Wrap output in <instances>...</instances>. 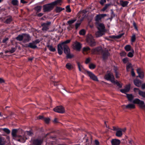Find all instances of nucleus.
<instances>
[{"label": "nucleus", "instance_id": "f257e3e1", "mask_svg": "<svg viewBox=\"0 0 145 145\" xmlns=\"http://www.w3.org/2000/svg\"><path fill=\"white\" fill-rule=\"evenodd\" d=\"M104 78L106 80H109L114 84H116L120 88L121 87L122 85L120 84L118 81H114V78L112 73L110 72L106 74L104 77Z\"/></svg>", "mask_w": 145, "mask_h": 145}, {"label": "nucleus", "instance_id": "f03ea898", "mask_svg": "<svg viewBox=\"0 0 145 145\" xmlns=\"http://www.w3.org/2000/svg\"><path fill=\"white\" fill-rule=\"evenodd\" d=\"M24 133V135H23V137H22L20 138L17 140L18 141L22 143L24 142L25 140L28 138V137L31 136L32 134V133L29 131H26Z\"/></svg>", "mask_w": 145, "mask_h": 145}, {"label": "nucleus", "instance_id": "7ed1b4c3", "mask_svg": "<svg viewBox=\"0 0 145 145\" xmlns=\"http://www.w3.org/2000/svg\"><path fill=\"white\" fill-rule=\"evenodd\" d=\"M86 41L88 44L91 46H94L95 45V42L91 35L89 34L87 37Z\"/></svg>", "mask_w": 145, "mask_h": 145}, {"label": "nucleus", "instance_id": "20e7f679", "mask_svg": "<svg viewBox=\"0 0 145 145\" xmlns=\"http://www.w3.org/2000/svg\"><path fill=\"white\" fill-rule=\"evenodd\" d=\"M133 103L138 104L142 109L145 110V104L144 102L138 99H135L133 101Z\"/></svg>", "mask_w": 145, "mask_h": 145}, {"label": "nucleus", "instance_id": "39448f33", "mask_svg": "<svg viewBox=\"0 0 145 145\" xmlns=\"http://www.w3.org/2000/svg\"><path fill=\"white\" fill-rule=\"evenodd\" d=\"M54 5L52 4V2L44 6L43 10L44 12H47L52 10Z\"/></svg>", "mask_w": 145, "mask_h": 145}, {"label": "nucleus", "instance_id": "423d86ee", "mask_svg": "<svg viewBox=\"0 0 145 145\" xmlns=\"http://www.w3.org/2000/svg\"><path fill=\"white\" fill-rule=\"evenodd\" d=\"M40 41L39 40H36L33 41L32 42L29 43V45H28L27 47H29L35 49L37 48L36 45Z\"/></svg>", "mask_w": 145, "mask_h": 145}, {"label": "nucleus", "instance_id": "0eeeda50", "mask_svg": "<svg viewBox=\"0 0 145 145\" xmlns=\"http://www.w3.org/2000/svg\"><path fill=\"white\" fill-rule=\"evenodd\" d=\"M51 22H47L46 23H44L41 24L42 27V29L43 31H46L49 28Z\"/></svg>", "mask_w": 145, "mask_h": 145}, {"label": "nucleus", "instance_id": "6e6552de", "mask_svg": "<svg viewBox=\"0 0 145 145\" xmlns=\"http://www.w3.org/2000/svg\"><path fill=\"white\" fill-rule=\"evenodd\" d=\"M54 110L56 112L61 113L65 112L64 109L62 106H57L54 109Z\"/></svg>", "mask_w": 145, "mask_h": 145}, {"label": "nucleus", "instance_id": "1a4fd4ad", "mask_svg": "<svg viewBox=\"0 0 145 145\" xmlns=\"http://www.w3.org/2000/svg\"><path fill=\"white\" fill-rule=\"evenodd\" d=\"M87 72L91 79L94 81H98L97 77L93 73L88 71H87Z\"/></svg>", "mask_w": 145, "mask_h": 145}, {"label": "nucleus", "instance_id": "9d476101", "mask_svg": "<svg viewBox=\"0 0 145 145\" xmlns=\"http://www.w3.org/2000/svg\"><path fill=\"white\" fill-rule=\"evenodd\" d=\"M73 46L74 49H76L77 51H80L82 47L81 44L77 42H75Z\"/></svg>", "mask_w": 145, "mask_h": 145}, {"label": "nucleus", "instance_id": "9b49d317", "mask_svg": "<svg viewBox=\"0 0 145 145\" xmlns=\"http://www.w3.org/2000/svg\"><path fill=\"white\" fill-rule=\"evenodd\" d=\"M130 85H127L124 88L121 89L120 91L122 93L126 94V93L128 92L130 89Z\"/></svg>", "mask_w": 145, "mask_h": 145}, {"label": "nucleus", "instance_id": "f8f14e48", "mask_svg": "<svg viewBox=\"0 0 145 145\" xmlns=\"http://www.w3.org/2000/svg\"><path fill=\"white\" fill-rule=\"evenodd\" d=\"M17 131V130L16 129H13L12 130V135L13 137V138L14 139H16V138H19L20 139L21 138V137H22L21 136H17L16 135V133Z\"/></svg>", "mask_w": 145, "mask_h": 145}, {"label": "nucleus", "instance_id": "ddd939ff", "mask_svg": "<svg viewBox=\"0 0 145 145\" xmlns=\"http://www.w3.org/2000/svg\"><path fill=\"white\" fill-rule=\"evenodd\" d=\"M63 43H61L58 44L57 46L58 52L59 55H61L63 53V48H64Z\"/></svg>", "mask_w": 145, "mask_h": 145}, {"label": "nucleus", "instance_id": "4468645a", "mask_svg": "<svg viewBox=\"0 0 145 145\" xmlns=\"http://www.w3.org/2000/svg\"><path fill=\"white\" fill-rule=\"evenodd\" d=\"M137 72L138 75L137 77H139L141 79L143 78L144 77V73L142 70L139 68L137 69Z\"/></svg>", "mask_w": 145, "mask_h": 145}, {"label": "nucleus", "instance_id": "2eb2a0df", "mask_svg": "<svg viewBox=\"0 0 145 145\" xmlns=\"http://www.w3.org/2000/svg\"><path fill=\"white\" fill-rule=\"evenodd\" d=\"M23 40L24 42H27L31 40V37L28 34H23Z\"/></svg>", "mask_w": 145, "mask_h": 145}, {"label": "nucleus", "instance_id": "dca6fc26", "mask_svg": "<svg viewBox=\"0 0 145 145\" xmlns=\"http://www.w3.org/2000/svg\"><path fill=\"white\" fill-rule=\"evenodd\" d=\"M106 16V14H99L97 15L95 17V20L96 22L100 21L101 19Z\"/></svg>", "mask_w": 145, "mask_h": 145}, {"label": "nucleus", "instance_id": "f3484780", "mask_svg": "<svg viewBox=\"0 0 145 145\" xmlns=\"http://www.w3.org/2000/svg\"><path fill=\"white\" fill-rule=\"evenodd\" d=\"M112 145H119L120 143L119 140L114 139L112 140L111 141Z\"/></svg>", "mask_w": 145, "mask_h": 145}, {"label": "nucleus", "instance_id": "a211bd4d", "mask_svg": "<svg viewBox=\"0 0 145 145\" xmlns=\"http://www.w3.org/2000/svg\"><path fill=\"white\" fill-rule=\"evenodd\" d=\"M97 27L99 30L105 31V26L103 24L100 23L97 24Z\"/></svg>", "mask_w": 145, "mask_h": 145}, {"label": "nucleus", "instance_id": "6ab92c4d", "mask_svg": "<svg viewBox=\"0 0 145 145\" xmlns=\"http://www.w3.org/2000/svg\"><path fill=\"white\" fill-rule=\"evenodd\" d=\"M129 2L127 1H124L121 0L120 2V4L123 7H125L127 6Z\"/></svg>", "mask_w": 145, "mask_h": 145}, {"label": "nucleus", "instance_id": "aec40b11", "mask_svg": "<svg viewBox=\"0 0 145 145\" xmlns=\"http://www.w3.org/2000/svg\"><path fill=\"white\" fill-rule=\"evenodd\" d=\"M42 141L41 140L36 139L33 141V144L34 145H41Z\"/></svg>", "mask_w": 145, "mask_h": 145}, {"label": "nucleus", "instance_id": "412c9836", "mask_svg": "<svg viewBox=\"0 0 145 145\" xmlns=\"http://www.w3.org/2000/svg\"><path fill=\"white\" fill-rule=\"evenodd\" d=\"M105 31L99 30L96 33V36L97 37H100L102 36L105 33Z\"/></svg>", "mask_w": 145, "mask_h": 145}, {"label": "nucleus", "instance_id": "4be33fe9", "mask_svg": "<svg viewBox=\"0 0 145 145\" xmlns=\"http://www.w3.org/2000/svg\"><path fill=\"white\" fill-rule=\"evenodd\" d=\"M125 49L126 50V51L127 52L131 51L133 52H134V50L131 48L130 45H126L125 47Z\"/></svg>", "mask_w": 145, "mask_h": 145}, {"label": "nucleus", "instance_id": "5701e85b", "mask_svg": "<svg viewBox=\"0 0 145 145\" xmlns=\"http://www.w3.org/2000/svg\"><path fill=\"white\" fill-rule=\"evenodd\" d=\"M109 55V54L108 51L103 52V57L104 59H106Z\"/></svg>", "mask_w": 145, "mask_h": 145}, {"label": "nucleus", "instance_id": "b1692460", "mask_svg": "<svg viewBox=\"0 0 145 145\" xmlns=\"http://www.w3.org/2000/svg\"><path fill=\"white\" fill-rule=\"evenodd\" d=\"M125 108L128 109H133L135 108V106L134 104H129L125 106Z\"/></svg>", "mask_w": 145, "mask_h": 145}, {"label": "nucleus", "instance_id": "393cba45", "mask_svg": "<svg viewBox=\"0 0 145 145\" xmlns=\"http://www.w3.org/2000/svg\"><path fill=\"white\" fill-rule=\"evenodd\" d=\"M65 67L67 69L69 70H72L73 68L72 65L70 63H67L65 65Z\"/></svg>", "mask_w": 145, "mask_h": 145}, {"label": "nucleus", "instance_id": "a878e982", "mask_svg": "<svg viewBox=\"0 0 145 145\" xmlns=\"http://www.w3.org/2000/svg\"><path fill=\"white\" fill-rule=\"evenodd\" d=\"M64 51L66 54H68V53L70 52V49L67 46H64Z\"/></svg>", "mask_w": 145, "mask_h": 145}, {"label": "nucleus", "instance_id": "bb28decb", "mask_svg": "<svg viewBox=\"0 0 145 145\" xmlns=\"http://www.w3.org/2000/svg\"><path fill=\"white\" fill-rule=\"evenodd\" d=\"M127 97L130 102H131L134 98V96L131 94H126Z\"/></svg>", "mask_w": 145, "mask_h": 145}, {"label": "nucleus", "instance_id": "cd10ccee", "mask_svg": "<svg viewBox=\"0 0 145 145\" xmlns=\"http://www.w3.org/2000/svg\"><path fill=\"white\" fill-rule=\"evenodd\" d=\"M126 69L127 71H129L130 70L131 71L132 69H133L132 68V64L131 63H129L127 64L126 66Z\"/></svg>", "mask_w": 145, "mask_h": 145}, {"label": "nucleus", "instance_id": "c85d7f7f", "mask_svg": "<svg viewBox=\"0 0 145 145\" xmlns=\"http://www.w3.org/2000/svg\"><path fill=\"white\" fill-rule=\"evenodd\" d=\"M122 129H120L116 131V135L118 137H121L122 135Z\"/></svg>", "mask_w": 145, "mask_h": 145}, {"label": "nucleus", "instance_id": "c756f323", "mask_svg": "<svg viewBox=\"0 0 145 145\" xmlns=\"http://www.w3.org/2000/svg\"><path fill=\"white\" fill-rule=\"evenodd\" d=\"M134 83L136 86L139 87L141 85V82L140 80L136 79L134 80Z\"/></svg>", "mask_w": 145, "mask_h": 145}, {"label": "nucleus", "instance_id": "7c9ffc66", "mask_svg": "<svg viewBox=\"0 0 145 145\" xmlns=\"http://www.w3.org/2000/svg\"><path fill=\"white\" fill-rule=\"evenodd\" d=\"M5 142V138L0 137V145H4Z\"/></svg>", "mask_w": 145, "mask_h": 145}, {"label": "nucleus", "instance_id": "2f4dec72", "mask_svg": "<svg viewBox=\"0 0 145 145\" xmlns=\"http://www.w3.org/2000/svg\"><path fill=\"white\" fill-rule=\"evenodd\" d=\"M64 9V8H62L60 7H56L55 10L57 13H59Z\"/></svg>", "mask_w": 145, "mask_h": 145}, {"label": "nucleus", "instance_id": "473e14b6", "mask_svg": "<svg viewBox=\"0 0 145 145\" xmlns=\"http://www.w3.org/2000/svg\"><path fill=\"white\" fill-rule=\"evenodd\" d=\"M12 20V18L11 16H9L7 18L5 23L7 24H8L10 23Z\"/></svg>", "mask_w": 145, "mask_h": 145}, {"label": "nucleus", "instance_id": "72a5a7b5", "mask_svg": "<svg viewBox=\"0 0 145 145\" xmlns=\"http://www.w3.org/2000/svg\"><path fill=\"white\" fill-rule=\"evenodd\" d=\"M139 94L143 98H145V92L139 90L138 91Z\"/></svg>", "mask_w": 145, "mask_h": 145}, {"label": "nucleus", "instance_id": "f704fd0d", "mask_svg": "<svg viewBox=\"0 0 145 145\" xmlns=\"http://www.w3.org/2000/svg\"><path fill=\"white\" fill-rule=\"evenodd\" d=\"M23 39V34L22 35H19L16 38V39L18 40L19 41L22 40Z\"/></svg>", "mask_w": 145, "mask_h": 145}, {"label": "nucleus", "instance_id": "c9c22d12", "mask_svg": "<svg viewBox=\"0 0 145 145\" xmlns=\"http://www.w3.org/2000/svg\"><path fill=\"white\" fill-rule=\"evenodd\" d=\"M47 47L50 51L54 52L56 51V49L53 48L52 45H49L47 46Z\"/></svg>", "mask_w": 145, "mask_h": 145}, {"label": "nucleus", "instance_id": "e433bc0d", "mask_svg": "<svg viewBox=\"0 0 145 145\" xmlns=\"http://www.w3.org/2000/svg\"><path fill=\"white\" fill-rule=\"evenodd\" d=\"M77 64L79 71H82V69L83 68L82 66L79 62H77Z\"/></svg>", "mask_w": 145, "mask_h": 145}, {"label": "nucleus", "instance_id": "4c0bfd02", "mask_svg": "<svg viewBox=\"0 0 145 145\" xmlns=\"http://www.w3.org/2000/svg\"><path fill=\"white\" fill-rule=\"evenodd\" d=\"M62 2V0H57L52 2V4L55 6L57 4H59Z\"/></svg>", "mask_w": 145, "mask_h": 145}, {"label": "nucleus", "instance_id": "58836bf2", "mask_svg": "<svg viewBox=\"0 0 145 145\" xmlns=\"http://www.w3.org/2000/svg\"><path fill=\"white\" fill-rule=\"evenodd\" d=\"M66 57L67 58H71L73 57L74 56L72 54H71L70 52L66 54Z\"/></svg>", "mask_w": 145, "mask_h": 145}, {"label": "nucleus", "instance_id": "ea45409f", "mask_svg": "<svg viewBox=\"0 0 145 145\" xmlns=\"http://www.w3.org/2000/svg\"><path fill=\"white\" fill-rule=\"evenodd\" d=\"M35 10L37 12H40L41 10V7L40 6H37L35 8Z\"/></svg>", "mask_w": 145, "mask_h": 145}, {"label": "nucleus", "instance_id": "a19ab883", "mask_svg": "<svg viewBox=\"0 0 145 145\" xmlns=\"http://www.w3.org/2000/svg\"><path fill=\"white\" fill-rule=\"evenodd\" d=\"M2 129L4 132L8 134H9L10 133V131L7 128H4Z\"/></svg>", "mask_w": 145, "mask_h": 145}, {"label": "nucleus", "instance_id": "79ce46f5", "mask_svg": "<svg viewBox=\"0 0 145 145\" xmlns=\"http://www.w3.org/2000/svg\"><path fill=\"white\" fill-rule=\"evenodd\" d=\"M86 33V31L85 30L82 29L79 31V34L80 35H84Z\"/></svg>", "mask_w": 145, "mask_h": 145}, {"label": "nucleus", "instance_id": "37998d69", "mask_svg": "<svg viewBox=\"0 0 145 145\" xmlns=\"http://www.w3.org/2000/svg\"><path fill=\"white\" fill-rule=\"evenodd\" d=\"M110 5V4H106L105 6L101 10L103 11H105L109 6Z\"/></svg>", "mask_w": 145, "mask_h": 145}, {"label": "nucleus", "instance_id": "c03bdc74", "mask_svg": "<svg viewBox=\"0 0 145 145\" xmlns=\"http://www.w3.org/2000/svg\"><path fill=\"white\" fill-rule=\"evenodd\" d=\"M50 120V119L48 118H43V120L47 123H49Z\"/></svg>", "mask_w": 145, "mask_h": 145}, {"label": "nucleus", "instance_id": "a18cd8bd", "mask_svg": "<svg viewBox=\"0 0 145 145\" xmlns=\"http://www.w3.org/2000/svg\"><path fill=\"white\" fill-rule=\"evenodd\" d=\"M95 67V66L93 64L91 63L89 65V67L91 69H93Z\"/></svg>", "mask_w": 145, "mask_h": 145}, {"label": "nucleus", "instance_id": "49530a36", "mask_svg": "<svg viewBox=\"0 0 145 145\" xmlns=\"http://www.w3.org/2000/svg\"><path fill=\"white\" fill-rule=\"evenodd\" d=\"M12 4L14 5H16L18 4V1L17 0H13L12 1Z\"/></svg>", "mask_w": 145, "mask_h": 145}, {"label": "nucleus", "instance_id": "de8ad7c7", "mask_svg": "<svg viewBox=\"0 0 145 145\" xmlns=\"http://www.w3.org/2000/svg\"><path fill=\"white\" fill-rule=\"evenodd\" d=\"M66 11L68 12H71V10L69 5L67 6L66 7Z\"/></svg>", "mask_w": 145, "mask_h": 145}, {"label": "nucleus", "instance_id": "09e8293b", "mask_svg": "<svg viewBox=\"0 0 145 145\" xmlns=\"http://www.w3.org/2000/svg\"><path fill=\"white\" fill-rule=\"evenodd\" d=\"M134 53V52H129L128 53L127 56L129 57H132L133 56V54Z\"/></svg>", "mask_w": 145, "mask_h": 145}, {"label": "nucleus", "instance_id": "8fccbe9b", "mask_svg": "<svg viewBox=\"0 0 145 145\" xmlns=\"http://www.w3.org/2000/svg\"><path fill=\"white\" fill-rule=\"evenodd\" d=\"M122 35H117L116 36H111V37L113 38H117V39H119L122 36Z\"/></svg>", "mask_w": 145, "mask_h": 145}, {"label": "nucleus", "instance_id": "3c124183", "mask_svg": "<svg viewBox=\"0 0 145 145\" xmlns=\"http://www.w3.org/2000/svg\"><path fill=\"white\" fill-rule=\"evenodd\" d=\"M90 50V48L88 47H84L83 48V50L84 51L86 52Z\"/></svg>", "mask_w": 145, "mask_h": 145}, {"label": "nucleus", "instance_id": "603ef678", "mask_svg": "<svg viewBox=\"0 0 145 145\" xmlns=\"http://www.w3.org/2000/svg\"><path fill=\"white\" fill-rule=\"evenodd\" d=\"M70 42V40H67L65 41L62 43H63V45L64 46H67L66 44L69 43Z\"/></svg>", "mask_w": 145, "mask_h": 145}, {"label": "nucleus", "instance_id": "864d4df0", "mask_svg": "<svg viewBox=\"0 0 145 145\" xmlns=\"http://www.w3.org/2000/svg\"><path fill=\"white\" fill-rule=\"evenodd\" d=\"M76 21L75 20H72L68 21L67 23L68 24H70L74 23Z\"/></svg>", "mask_w": 145, "mask_h": 145}, {"label": "nucleus", "instance_id": "5fc2aeb1", "mask_svg": "<svg viewBox=\"0 0 145 145\" xmlns=\"http://www.w3.org/2000/svg\"><path fill=\"white\" fill-rule=\"evenodd\" d=\"M15 50L16 49L15 48H11V50H9L8 52H10V53H13L15 51Z\"/></svg>", "mask_w": 145, "mask_h": 145}, {"label": "nucleus", "instance_id": "6e6d98bb", "mask_svg": "<svg viewBox=\"0 0 145 145\" xmlns=\"http://www.w3.org/2000/svg\"><path fill=\"white\" fill-rule=\"evenodd\" d=\"M135 35H133L131 38V41L132 42H134L135 40Z\"/></svg>", "mask_w": 145, "mask_h": 145}, {"label": "nucleus", "instance_id": "4d7b16f0", "mask_svg": "<svg viewBox=\"0 0 145 145\" xmlns=\"http://www.w3.org/2000/svg\"><path fill=\"white\" fill-rule=\"evenodd\" d=\"M133 25L135 29L137 31H138V30L137 28V27L136 25V24L134 22L133 23Z\"/></svg>", "mask_w": 145, "mask_h": 145}, {"label": "nucleus", "instance_id": "13d9d810", "mask_svg": "<svg viewBox=\"0 0 145 145\" xmlns=\"http://www.w3.org/2000/svg\"><path fill=\"white\" fill-rule=\"evenodd\" d=\"M102 48L101 47H98L95 49V51H97L98 52H99L102 50Z\"/></svg>", "mask_w": 145, "mask_h": 145}, {"label": "nucleus", "instance_id": "bf43d9fd", "mask_svg": "<svg viewBox=\"0 0 145 145\" xmlns=\"http://www.w3.org/2000/svg\"><path fill=\"white\" fill-rule=\"evenodd\" d=\"M123 62L125 63H126L128 61V58H125L123 59Z\"/></svg>", "mask_w": 145, "mask_h": 145}, {"label": "nucleus", "instance_id": "052dcab7", "mask_svg": "<svg viewBox=\"0 0 145 145\" xmlns=\"http://www.w3.org/2000/svg\"><path fill=\"white\" fill-rule=\"evenodd\" d=\"M126 55V53L124 52H123L120 53V55L121 56H125Z\"/></svg>", "mask_w": 145, "mask_h": 145}, {"label": "nucleus", "instance_id": "680f3d73", "mask_svg": "<svg viewBox=\"0 0 145 145\" xmlns=\"http://www.w3.org/2000/svg\"><path fill=\"white\" fill-rule=\"evenodd\" d=\"M106 2V0H101L100 1V3L102 5H103Z\"/></svg>", "mask_w": 145, "mask_h": 145}, {"label": "nucleus", "instance_id": "e2e57ef3", "mask_svg": "<svg viewBox=\"0 0 145 145\" xmlns=\"http://www.w3.org/2000/svg\"><path fill=\"white\" fill-rule=\"evenodd\" d=\"M90 61V59L89 58H87L86 59L85 63L86 64H88L89 63Z\"/></svg>", "mask_w": 145, "mask_h": 145}, {"label": "nucleus", "instance_id": "0e129e2a", "mask_svg": "<svg viewBox=\"0 0 145 145\" xmlns=\"http://www.w3.org/2000/svg\"><path fill=\"white\" fill-rule=\"evenodd\" d=\"M80 23H77L75 25L76 29H77L78 28V27L80 26Z\"/></svg>", "mask_w": 145, "mask_h": 145}, {"label": "nucleus", "instance_id": "69168bd1", "mask_svg": "<svg viewBox=\"0 0 145 145\" xmlns=\"http://www.w3.org/2000/svg\"><path fill=\"white\" fill-rule=\"evenodd\" d=\"M8 40V38H6L3 40L2 42L3 43H5Z\"/></svg>", "mask_w": 145, "mask_h": 145}, {"label": "nucleus", "instance_id": "338daca9", "mask_svg": "<svg viewBox=\"0 0 145 145\" xmlns=\"http://www.w3.org/2000/svg\"><path fill=\"white\" fill-rule=\"evenodd\" d=\"M131 74L132 76H135V74L134 71L133 69H132V70L131 71Z\"/></svg>", "mask_w": 145, "mask_h": 145}, {"label": "nucleus", "instance_id": "774afa93", "mask_svg": "<svg viewBox=\"0 0 145 145\" xmlns=\"http://www.w3.org/2000/svg\"><path fill=\"white\" fill-rule=\"evenodd\" d=\"M95 144L96 145H99V142L97 140H95Z\"/></svg>", "mask_w": 145, "mask_h": 145}]
</instances>
